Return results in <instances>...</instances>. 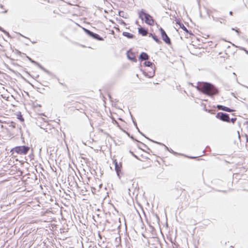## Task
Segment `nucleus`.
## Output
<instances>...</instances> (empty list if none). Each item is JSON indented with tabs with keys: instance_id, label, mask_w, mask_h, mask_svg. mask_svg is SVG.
<instances>
[{
	"instance_id": "obj_1",
	"label": "nucleus",
	"mask_w": 248,
	"mask_h": 248,
	"mask_svg": "<svg viewBox=\"0 0 248 248\" xmlns=\"http://www.w3.org/2000/svg\"><path fill=\"white\" fill-rule=\"evenodd\" d=\"M197 89L199 91L209 96L217 95L219 93L218 90L214 85L208 82L199 83Z\"/></svg>"
},
{
	"instance_id": "obj_2",
	"label": "nucleus",
	"mask_w": 248,
	"mask_h": 248,
	"mask_svg": "<svg viewBox=\"0 0 248 248\" xmlns=\"http://www.w3.org/2000/svg\"><path fill=\"white\" fill-rule=\"evenodd\" d=\"M132 148L134 151H132V149L130 150V152L131 154L135 156L137 159L141 160L143 162H147V167H151L152 163V160L150 158L146 156L147 153L144 152L143 151L141 150L136 145L132 146Z\"/></svg>"
},
{
	"instance_id": "obj_3",
	"label": "nucleus",
	"mask_w": 248,
	"mask_h": 248,
	"mask_svg": "<svg viewBox=\"0 0 248 248\" xmlns=\"http://www.w3.org/2000/svg\"><path fill=\"white\" fill-rule=\"evenodd\" d=\"M140 17L142 20H144L145 22L148 25L153 26L155 24V20L153 18L152 16L144 12H140Z\"/></svg>"
},
{
	"instance_id": "obj_4",
	"label": "nucleus",
	"mask_w": 248,
	"mask_h": 248,
	"mask_svg": "<svg viewBox=\"0 0 248 248\" xmlns=\"http://www.w3.org/2000/svg\"><path fill=\"white\" fill-rule=\"evenodd\" d=\"M30 150V147L26 146H16L13 148L11 151H15L19 155H26Z\"/></svg>"
},
{
	"instance_id": "obj_5",
	"label": "nucleus",
	"mask_w": 248,
	"mask_h": 248,
	"mask_svg": "<svg viewBox=\"0 0 248 248\" xmlns=\"http://www.w3.org/2000/svg\"><path fill=\"white\" fill-rule=\"evenodd\" d=\"M159 31L160 32L161 36L163 41L166 44L170 46L171 45L170 39L166 34L165 31L162 28L159 29Z\"/></svg>"
},
{
	"instance_id": "obj_6",
	"label": "nucleus",
	"mask_w": 248,
	"mask_h": 248,
	"mask_svg": "<svg viewBox=\"0 0 248 248\" xmlns=\"http://www.w3.org/2000/svg\"><path fill=\"white\" fill-rule=\"evenodd\" d=\"M216 117L221 120L222 121L229 123L230 122V119L228 114L224 113L222 112H218L216 115Z\"/></svg>"
},
{
	"instance_id": "obj_7",
	"label": "nucleus",
	"mask_w": 248,
	"mask_h": 248,
	"mask_svg": "<svg viewBox=\"0 0 248 248\" xmlns=\"http://www.w3.org/2000/svg\"><path fill=\"white\" fill-rule=\"evenodd\" d=\"M157 161L160 164H162L165 166H168L170 165V160L167 157H164L163 158H159Z\"/></svg>"
},
{
	"instance_id": "obj_8",
	"label": "nucleus",
	"mask_w": 248,
	"mask_h": 248,
	"mask_svg": "<svg viewBox=\"0 0 248 248\" xmlns=\"http://www.w3.org/2000/svg\"><path fill=\"white\" fill-rule=\"evenodd\" d=\"M46 132L53 135L56 131V130L55 128L52 127V126L49 124H47L45 128H44Z\"/></svg>"
},
{
	"instance_id": "obj_9",
	"label": "nucleus",
	"mask_w": 248,
	"mask_h": 248,
	"mask_svg": "<svg viewBox=\"0 0 248 248\" xmlns=\"http://www.w3.org/2000/svg\"><path fill=\"white\" fill-rule=\"evenodd\" d=\"M127 56L129 60H131L134 62L137 61L135 55L134 53L132 51L129 50L127 51Z\"/></svg>"
},
{
	"instance_id": "obj_10",
	"label": "nucleus",
	"mask_w": 248,
	"mask_h": 248,
	"mask_svg": "<svg viewBox=\"0 0 248 248\" xmlns=\"http://www.w3.org/2000/svg\"><path fill=\"white\" fill-rule=\"evenodd\" d=\"M114 164H115V170L117 172V174L118 176H119L120 175V173H121V167H122V166L121 165H119L117 160L115 159L114 160Z\"/></svg>"
},
{
	"instance_id": "obj_11",
	"label": "nucleus",
	"mask_w": 248,
	"mask_h": 248,
	"mask_svg": "<svg viewBox=\"0 0 248 248\" xmlns=\"http://www.w3.org/2000/svg\"><path fill=\"white\" fill-rule=\"evenodd\" d=\"M217 108L218 110H222L227 112H231L233 111V109L220 105H217Z\"/></svg>"
},
{
	"instance_id": "obj_12",
	"label": "nucleus",
	"mask_w": 248,
	"mask_h": 248,
	"mask_svg": "<svg viewBox=\"0 0 248 248\" xmlns=\"http://www.w3.org/2000/svg\"><path fill=\"white\" fill-rule=\"evenodd\" d=\"M149 59V56L146 53L142 52L140 57V60L141 61L142 60H147Z\"/></svg>"
},
{
	"instance_id": "obj_13",
	"label": "nucleus",
	"mask_w": 248,
	"mask_h": 248,
	"mask_svg": "<svg viewBox=\"0 0 248 248\" xmlns=\"http://www.w3.org/2000/svg\"><path fill=\"white\" fill-rule=\"evenodd\" d=\"M139 33L142 36H146L148 34L147 31L142 27L139 28Z\"/></svg>"
},
{
	"instance_id": "obj_14",
	"label": "nucleus",
	"mask_w": 248,
	"mask_h": 248,
	"mask_svg": "<svg viewBox=\"0 0 248 248\" xmlns=\"http://www.w3.org/2000/svg\"><path fill=\"white\" fill-rule=\"evenodd\" d=\"M89 34H90V35L93 36V38L97 39L99 40H103V38L100 37L99 36V35L97 34L94 33H93L92 32H90V31H89Z\"/></svg>"
},
{
	"instance_id": "obj_15",
	"label": "nucleus",
	"mask_w": 248,
	"mask_h": 248,
	"mask_svg": "<svg viewBox=\"0 0 248 248\" xmlns=\"http://www.w3.org/2000/svg\"><path fill=\"white\" fill-rule=\"evenodd\" d=\"M150 36H151L153 39L158 44H161V41L158 39L157 36L155 35V34H153L151 33L149 35Z\"/></svg>"
},
{
	"instance_id": "obj_16",
	"label": "nucleus",
	"mask_w": 248,
	"mask_h": 248,
	"mask_svg": "<svg viewBox=\"0 0 248 248\" xmlns=\"http://www.w3.org/2000/svg\"><path fill=\"white\" fill-rule=\"evenodd\" d=\"M211 41L207 42L209 44V46H211V47H216V46H217V43L215 40V38H214L213 40H212V39H211Z\"/></svg>"
},
{
	"instance_id": "obj_17",
	"label": "nucleus",
	"mask_w": 248,
	"mask_h": 248,
	"mask_svg": "<svg viewBox=\"0 0 248 248\" xmlns=\"http://www.w3.org/2000/svg\"><path fill=\"white\" fill-rule=\"evenodd\" d=\"M123 34L124 36L127 37L128 38H132L134 37V35L128 32H124Z\"/></svg>"
},
{
	"instance_id": "obj_18",
	"label": "nucleus",
	"mask_w": 248,
	"mask_h": 248,
	"mask_svg": "<svg viewBox=\"0 0 248 248\" xmlns=\"http://www.w3.org/2000/svg\"><path fill=\"white\" fill-rule=\"evenodd\" d=\"M202 37L205 38V39L209 38V39H212V40L214 39V37L211 36V35H209V34L207 35V34H204L202 33Z\"/></svg>"
},
{
	"instance_id": "obj_19",
	"label": "nucleus",
	"mask_w": 248,
	"mask_h": 248,
	"mask_svg": "<svg viewBox=\"0 0 248 248\" xmlns=\"http://www.w3.org/2000/svg\"><path fill=\"white\" fill-rule=\"evenodd\" d=\"M180 27L182 28L184 31H185L186 33L191 34V32H189L187 30L186 28L184 26V24H180Z\"/></svg>"
},
{
	"instance_id": "obj_20",
	"label": "nucleus",
	"mask_w": 248,
	"mask_h": 248,
	"mask_svg": "<svg viewBox=\"0 0 248 248\" xmlns=\"http://www.w3.org/2000/svg\"><path fill=\"white\" fill-rule=\"evenodd\" d=\"M144 73L145 74V75L148 76V77H151L153 76L154 75V70H153V72H150V74H149V73L146 72V70H144Z\"/></svg>"
},
{
	"instance_id": "obj_21",
	"label": "nucleus",
	"mask_w": 248,
	"mask_h": 248,
	"mask_svg": "<svg viewBox=\"0 0 248 248\" xmlns=\"http://www.w3.org/2000/svg\"><path fill=\"white\" fill-rule=\"evenodd\" d=\"M144 65L147 67H152L153 63L149 61H146L144 63Z\"/></svg>"
},
{
	"instance_id": "obj_22",
	"label": "nucleus",
	"mask_w": 248,
	"mask_h": 248,
	"mask_svg": "<svg viewBox=\"0 0 248 248\" xmlns=\"http://www.w3.org/2000/svg\"><path fill=\"white\" fill-rule=\"evenodd\" d=\"M236 119H236V118H232V119L230 120V121H231L232 123L234 124V123L235 122V121H236Z\"/></svg>"
},
{
	"instance_id": "obj_23",
	"label": "nucleus",
	"mask_w": 248,
	"mask_h": 248,
	"mask_svg": "<svg viewBox=\"0 0 248 248\" xmlns=\"http://www.w3.org/2000/svg\"><path fill=\"white\" fill-rule=\"evenodd\" d=\"M233 30H234L238 34L240 33V31L239 30V29H232Z\"/></svg>"
},
{
	"instance_id": "obj_24",
	"label": "nucleus",
	"mask_w": 248,
	"mask_h": 248,
	"mask_svg": "<svg viewBox=\"0 0 248 248\" xmlns=\"http://www.w3.org/2000/svg\"><path fill=\"white\" fill-rule=\"evenodd\" d=\"M229 14H230V15L231 16H232V15H233L232 12V11H230V13H229Z\"/></svg>"
},
{
	"instance_id": "obj_25",
	"label": "nucleus",
	"mask_w": 248,
	"mask_h": 248,
	"mask_svg": "<svg viewBox=\"0 0 248 248\" xmlns=\"http://www.w3.org/2000/svg\"><path fill=\"white\" fill-rule=\"evenodd\" d=\"M230 248H234L233 246H230Z\"/></svg>"
},
{
	"instance_id": "obj_26",
	"label": "nucleus",
	"mask_w": 248,
	"mask_h": 248,
	"mask_svg": "<svg viewBox=\"0 0 248 248\" xmlns=\"http://www.w3.org/2000/svg\"><path fill=\"white\" fill-rule=\"evenodd\" d=\"M247 142H248V139H247Z\"/></svg>"
}]
</instances>
